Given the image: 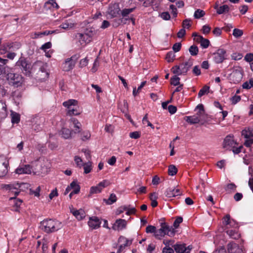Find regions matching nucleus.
Wrapping results in <instances>:
<instances>
[{
    "label": "nucleus",
    "mask_w": 253,
    "mask_h": 253,
    "mask_svg": "<svg viewBox=\"0 0 253 253\" xmlns=\"http://www.w3.org/2000/svg\"><path fill=\"white\" fill-rule=\"evenodd\" d=\"M181 194L178 188L170 187L169 188L166 193V196L169 198H172L180 195Z\"/></svg>",
    "instance_id": "obj_24"
},
{
    "label": "nucleus",
    "mask_w": 253,
    "mask_h": 253,
    "mask_svg": "<svg viewBox=\"0 0 253 253\" xmlns=\"http://www.w3.org/2000/svg\"><path fill=\"white\" fill-rule=\"evenodd\" d=\"M77 60V58L76 55L66 59L61 65L62 70L65 72L72 70L76 65Z\"/></svg>",
    "instance_id": "obj_10"
},
{
    "label": "nucleus",
    "mask_w": 253,
    "mask_h": 253,
    "mask_svg": "<svg viewBox=\"0 0 253 253\" xmlns=\"http://www.w3.org/2000/svg\"><path fill=\"white\" fill-rule=\"evenodd\" d=\"M214 8L216 10V12L218 14L226 13L229 11V7L227 5L225 4L219 6L217 2H216Z\"/></svg>",
    "instance_id": "obj_26"
},
{
    "label": "nucleus",
    "mask_w": 253,
    "mask_h": 253,
    "mask_svg": "<svg viewBox=\"0 0 253 253\" xmlns=\"http://www.w3.org/2000/svg\"><path fill=\"white\" fill-rule=\"evenodd\" d=\"M170 9L171 10V13L173 15L174 17H176L177 15V8L175 5L171 4L169 6Z\"/></svg>",
    "instance_id": "obj_63"
},
{
    "label": "nucleus",
    "mask_w": 253,
    "mask_h": 253,
    "mask_svg": "<svg viewBox=\"0 0 253 253\" xmlns=\"http://www.w3.org/2000/svg\"><path fill=\"white\" fill-rule=\"evenodd\" d=\"M238 144L234 139L233 135L230 134L225 137L222 144V148L227 150H231L235 146Z\"/></svg>",
    "instance_id": "obj_11"
},
{
    "label": "nucleus",
    "mask_w": 253,
    "mask_h": 253,
    "mask_svg": "<svg viewBox=\"0 0 253 253\" xmlns=\"http://www.w3.org/2000/svg\"><path fill=\"white\" fill-rule=\"evenodd\" d=\"M10 48V44L8 43L3 44L0 47V54H4L8 49Z\"/></svg>",
    "instance_id": "obj_44"
},
{
    "label": "nucleus",
    "mask_w": 253,
    "mask_h": 253,
    "mask_svg": "<svg viewBox=\"0 0 253 253\" xmlns=\"http://www.w3.org/2000/svg\"><path fill=\"white\" fill-rule=\"evenodd\" d=\"M8 163L3 156H0V177L4 176L7 173Z\"/></svg>",
    "instance_id": "obj_15"
},
{
    "label": "nucleus",
    "mask_w": 253,
    "mask_h": 253,
    "mask_svg": "<svg viewBox=\"0 0 253 253\" xmlns=\"http://www.w3.org/2000/svg\"><path fill=\"white\" fill-rule=\"evenodd\" d=\"M226 233L230 237L233 239H236L240 237V234L238 232L237 228L227 230Z\"/></svg>",
    "instance_id": "obj_33"
},
{
    "label": "nucleus",
    "mask_w": 253,
    "mask_h": 253,
    "mask_svg": "<svg viewBox=\"0 0 253 253\" xmlns=\"http://www.w3.org/2000/svg\"><path fill=\"white\" fill-rule=\"evenodd\" d=\"M196 110H199V112L201 113V114L199 115L200 122L201 125H203L205 123H208L211 120V117L205 113L203 104H201L197 105L195 109V111Z\"/></svg>",
    "instance_id": "obj_12"
},
{
    "label": "nucleus",
    "mask_w": 253,
    "mask_h": 253,
    "mask_svg": "<svg viewBox=\"0 0 253 253\" xmlns=\"http://www.w3.org/2000/svg\"><path fill=\"white\" fill-rule=\"evenodd\" d=\"M38 165L41 167V169H35V170L29 165L19 166L15 169L14 173L18 175L20 174H30L32 173L34 174H40L47 172L49 163L47 161L42 162H39Z\"/></svg>",
    "instance_id": "obj_1"
},
{
    "label": "nucleus",
    "mask_w": 253,
    "mask_h": 253,
    "mask_svg": "<svg viewBox=\"0 0 253 253\" xmlns=\"http://www.w3.org/2000/svg\"><path fill=\"white\" fill-rule=\"evenodd\" d=\"M76 133V129L73 130L69 127H61V129L59 131V135L64 139L71 138Z\"/></svg>",
    "instance_id": "obj_16"
},
{
    "label": "nucleus",
    "mask_w": 253,
    "mask_h": 253,
    "mask_svg": "<svg viewBox=\"0 0 253 253\" xmlns=\"http://www.w3.org/2000/svg\"><path fill=\"white\" fill-rule=\"evenodd\" d=\"M243 147L242 145L239 146V147H236V145H235L231 150L232 151L233 153L234 154H238L240 153L242 149H243Z\"/></svg>",
    "instance_id": "obj_56"
},
{
    "label": "nucleus",
    "mask_w": 253,
    "mask_h": 253,
    "mask_svg": "<svg viewBox=\"0 0 253 253\" xmlns=\"http://www.w3.org/2000/svg\"><path fill=\"white\" fill-rule=\"evenodd\" d=\"M223 224L226 231L228 230L237 228L238 227V223L234 220L231 219L229 215H226L223 218Z\"/></svg>",
    "instance_id": "obj_14"
},
{
    "label": "nucleus",
    "mask_w": 253,
    "mask_h": 253,
    "mask_svg": "<svg viewBox=\"0 0 253 253\" xmlns=\"http://www.w3.org/2000/svg\"><path fill=\"white\" fill-rule=\"evenodd\" d=\"M127 222L126 220L123 219L116 220L113 226V229L115 230L120 231L126 228Z\"/></svg>",
    "instance_id": "obj_22"
},
{
    "label": "nucleus",
    "mask_w": 253,
    "mask_h": 253,
    "mask_svg": "<svg viewBox=\"0 0 253 253\" xmlns=\"http://www.w3.org/2000/svg\"><path fill=\"white\" fill-rule=\"evenodd\" d=\"M196 39V42L200 43L203 48H207L209 46L210 41L202 36H198Z\"/></svg>",
    "instance_id": "obj_30"
},
{
    "label": "nucleus",
    "mask_w": 253,
    "mask_h": 253,
    "mask_svg": "<svg viewBox=\"0 0 253 253\" xmlns=\"http://www.w3.org/2000/svg\"><path fill=\"white\" fill-rule=\"evenodd\" d=\"M70 187H71V190H72V192L75 194L79 193L80 191V186L75 181L71 182Z\"/></svg>",
    "instance_id": "obj_34"
},
{
    "label": "nucleus",
    "mask_w": 253,
    "mask_h": 253,
    "mask_svg": "<svg viewBox=\"0 0 253 253\" xmlns=\"http://www.w3.org/2000/svg\"><path fill=\"white\" fill-rule=\"evenodd\" d=\"M242 135L246 138L253 137V127H245L242 131Z\"/></svg>",
    "instance_id": "obj_31"
},
{
    "label": "nucleus",
    "mask_w": 253,
    "mask_h": 253,
    "mask_svg": "<svg viewBox=\"0 0 253 253\" xmlns=\"http://www.w3.org/2000/svg\"><path fill=\"white\" fill-rule=\"evenodd\" d=\"M182 221L183 219L181 217H178L177 218H176L173 223V226L174 228H173L175 230V229L177 228L179 224L182 222Z\"/></svg>",
    "instance_id": "obj_54"
},
{
    "label": "nucleus",
    "mask_w": 253,
    "mask_h": 253,
    "mask_svg": "<svg viewBox=\"0 0 253 253\" xmlns=\"http://www.w3.org/2000/svg\"><path fill=\"white\" fill-rule=\"evenodd\" d=\"M60 227L61 223L52 219H44L41 222V230L47 233L56 231Z\"/></svg>",
    "instance_id": "obj_3"
},
{
    "label": "nucleus",
    "mask_w": 253,
    "mask_h": 253,
    "mask_svg": "<svg viewBox=\"0 0 253 253\" xmlns=\"http://www.w3.org/2000/svg\"><path fill=\"white\" fill-rule=\"evenodd\" d=\"M245 61L248 62H251L253 61V53L247 54L244 58Z\"/></svg>",
    "instance_id": "obj_64"
},
{
    "label": "nucleus",
    "mask_w": 253,
    "mask_h": 253,
    "mask_svg": "<svg viewBox=\"0 0 253 253\" xmlns=\"http://www.w3.org/2000/svg\"><path fill=\"white\" fill-rule=\"evenodd\" d=\"M175 233L176 230L172 227H169L165 222H163L161 224V228L157 230V232L155 233V237L160 239L166 235L170 237H173Z\"/></svg>",
    "instance_id": "obj_5"
},
{
    "label": "nucleus",
    "mask_w": 253,
    "mask_h": 253,
    "mask_svg": "<svg viewBox=\"0 0 253 253\" xmlns=\"http://www.w3.org/2000/svg\"><path fill=\"white\" fill-rule=\"evenodd\" d=\"M133 8H125L121 11V14L123 17H126L129 13L133 12L134 10Z\"/></svg>",
    "instance_id": "obj_49"
},
{
    "label": "nucleus",
    "mask_w": 253,
    "mask_h": 253,
    "mask_svg": "<svg viewBox=\"0 0 253 253\" xmlns=\"http://www.w3.org/2000/svg\"><path fill=\"white\" fill-rule=\"evenodd\" d=\"M119 242L121 244L119 250H122L126 247L130 246L132 243V240L128 239L124 237H121L119 239Z\"/></svg>",
    "instance_id": "obj_27"
},
{
    "label": "nucleus",
    "mask_w": 253,
    "mask_h": 253,
    "mask_svg": "<svg viewBox=\"0 0 253 253\" xmlns=\"http://www.w3.org/2000/svg\"><path fill=\"white\" fill-rule=\"evenodd\" d=\"M195 111L196 112L195 115L191 116H186L184 118L185 121L188 123L190 125L200 123L199 115L201 114V112H199V110H196Z\"/></svg>",
    "instance_id": "obj_19"
},
{
    "label": "nucleus",
    "mask_w": 253,
    "mask_h": 253,
    "mask_svg": "<svg viewBox=\"0 0 253 253\" xmlns=\"http://www.w3.org/2000/svg\"><path fill=\"white\" fill-rule=\"evenodd\" d=\"M88 60L87 59V58H84L80 60V63H79V66L81 68L84 67L88 64Z\"/></svg>",
    "instance_id": "obj_62"
},
{
    "label": "nucleus",
    "mask_w": 253,
    "mask_h": 253,
    "mask_svg": "<svg viewBox=\"0 0 253 253\" xmlns=\"http://www.w3.org/2000/svg\"><path fill=\"white\" fill-rule=\"evenodd\" d=\"M104 201L107 205H112L117 201V197L115 194H111L108 199H104Z\"/></svg>",
    "instance_id": "obj_36"
},
{
    "label": "nucleus",
    "mask_w": 253,
    "mask_h": 253,
    "mask_svg": "<svg viewBox=\"0 0 253 253\" xmlns=\"http://www.w3.org/2000/svg\"><path fill=\"white\" fill-rule=\"evenodd\" d=\"M48 241L47 239L43 238L42 240V250L43 253H45L48 249Z\"/></svg>",
    "instance_id": "obj_51"
},
{
    "label": "nucleus",
    "mask_w": 253,
    "mask_h": 253,
    "mask_svg": "<svg viewBox=\"0 0 253 253\" xmlns=\"http://www.w3.org/2000/svg\"><path fill=\"white\" fill-rule=\"evenodd\" d=\"M243 75V69L240 66H235L229 75V80L233 84H236L242 81Z\"/></svg>",
    "instance_id": "obj_7"
},
{
    "label": "nucleus",
    "mask_w": 253,
    "mask_h": 253,
    "mask_svg": "<svg viewBox=\"0 0 253 253\" xmlns=\"http://www.w3.org/2000/svg\"><path fill=\"white\" fill-rule=\"evenodd\" d=\"M210 87L208 86H204L201 89L198 93V97H201L202 96L209 92Z\"/></svg>",
    "instance_id": "obj_46"
},
{
    "label": "nucleus",
    "mask_w": 253,
    "mask_h": 253,
    "mask_svg": "<svg viewBox=\"0 0 253 253\" xmlns=\"http://www.w3.org/2000/svg\"><path fill=\"white\" fill-rule=\"evenodd\" d=\"M205 15V12L204 10L198 9L194 14V17L195 19H199L203 17Z\"/></svg>",
    "instance_id": "obj_41"
},
{
    "label": "nucleus",
    "mask_w": 253,
    "mask_h": 253,
    "mask_svg": "<svg viewBox=\"0 0 253 253\" xmlns=\"http://www.w3.org/2000/svg\"><path fill=\"white\" fill-rule=\"evenodd\" d=\"M18 64L21 67V70L26 75H29L32 70L31 65L24 59L18 61Z\"/></svg>",
    "instance_id": "obj_17"
},
{
    "label": "nucleus",
    "mask_w": 253,
    "mask_h": 253,
    "mask_svg": "<svg viewBox=\"0 0 253 253\" xmlns=\"http://www.w3.org/2000/svg\"><path fill=\"white\" fill-rule=\"evenodd\" d=\"M10 200H14V207L16 208L15 211H17L18 209L20 207L22 203V201L19 199H16L15 197H10L9 199Z\"/></svg>",
    "instance_id": "obj_39"
},
{
    "label": "nucleus",
    "mask_w": 253,
    "mask_h": 253,
    "mask_svg": "<svg viewBox=\"0 0 253 253\" xmlns=\"http://www.w3.org/2000/svg\"><path fill=\"white\" fill-rule=\"evenodd\" d=\"M243 34V31L239 29H234L233 32V35L235 38H239Z\"/></svg>",
    "instance_id": "obj_53"
},
{
    "label": "nucleus",
    "mask_w": 253,
    "mask_h": 253,
    "mask_svg": "<svg viewBox=\"0 0 253 253\" xmlns=\"http://www.w3.org/2000/svg\"><path fill=\"white\" fill-rule=\"evenodd\" d=\"M190 22H191V20H190L189 19H186L184 20L182 23L183 28V29H184L185 28H189L191 26Z\"/></svg>",
    "instance_id": "obj_61"
},
{
    "label": "nucleus",
    "mask_w": 253,
    "mask_h": 253,
    "mask_svg": "<svg viewBox=\"0 0 253 253\" xmlns=\"http://www.w3.org/2000/svg\"><path fill=\"white\" fill-rule=\"evenodd\" d=\"M243 247L239 246L234 243H230L228 244L227 251L228 253H241L243 251Z\"/></svg>",
    "instance_id": "obj_20"
},
{
    "label": "nucleus",
    "mask_w": 253,
    "mask_h": 253,
    "mask_svg": "<svg viewBox=\"0 0 253 253\" xmlns=\"http://www.w3.org/2000/svg\"><path fill=\"white\" fill-rule=\"evenodd\" d=\"M76 133L81 132V137L82 140H85L89 139L90 137V134L87 130H83L81 127H75Z\"/></svg>",
    "instance_id": "obj_29"
},
{
    "label": "nucleus",
    "mask_w": 253,
    "mask_h": 253,
    "mask_svg": "<svg viewBox=\"0 0 253 253\" xmlns=\"http://www.w3.org/2000/svg\"><path fill=\"white\" fill-rule=\"evenodd\" d=\"M28 184L26 183L2 184L1 185V188L13 193L15 196H17L21 190H23L24 188H28Z\"/></svg>",
    "instance_id": "obj_4"
},
{
    "label": "nucleus",
    "mask_w": 253,
    "mask_h": 253,
    "mask_svg": "<svg viewBox=\"0 0 253 253\" xmlns=\"http://www.w3.org/2000/svg\"><path fill=\"white\" fill-rule=\"evenodd\" d=\"M236 186L233 183H230L228 184L225 190L226 191H228V192H231L232 191H234L235 190Z\"/></svg>",
    "instance_id": "obj_58"
},
{
    "label": "nucleus",
    "mask_w": 253,
    "mask_h": 253,
    "mask_svg": "<svg viewBox=\"0 0 253 253\" xmlns=\"http://www.w3.org/2000/svg\"><path fill=\"white\" fill-rule=\"evenodd\" d=\"M6 79L10 85L15 86H20L23 82V78L21 75L10 72V70L6 74Z\"/></svg>",
    "instance_id": "obj_9"
},
{
    "label": "nucleus",
    "mask_w": 253,
    "mask_h": 253,
    "mask_svg": "<svg viewBox=\"0 0 253 253\" xmlns=\"http://www.w3.org/2000/svg\"><path fill=\"white\" fill-rule=\"evenodd\" d=\"M11 122L13 124H17L20 121V115L17 113L11 112Z\"/></svg>",
    "instance_id": "obj_38"
},
{
    "label": "nucleus",
    "mask_w": 253,
    "mask_h": 253,
    "mask_svg": "<svg viewBox=\"0 0 253 253\" xmlns=\"http://www.w3.org/2000/svg\"><path fill=\"white\" fill-rule=\"evenodd\" d=\"M192 65V60H188L187 61L182 63L179 66H174L171 68V70L173 74L177 75L185 74Z\"/></svg>",
    "instance_id": "obj_8"
},
{
    "label": "nucleus",
    "mask_w": 253,
    "mask_h": 253,
    "mask_svg": "<svg viewBox=\"0 0 253 253\" xmlns=\"http://www.w3.org/2000/svg\"><path fill=\"white\" fill-rule=\"evenodd\" d=\"M74 26V25L71 22H66L61 24L60 27L62 29L68 30L73 28Z\"/></svg>",
    "instance_id": "obj_43"
},
{
    "label": "nucleus",
    "mask_w": 253,
    "mask_h": 253,
    "mask_svg": "<svg viewBox=\"0 0 253 253\" xmlns=\"http://www.w3.org/2000/svg\"><path fill=\"white\" fill-rule=\"evenodd\" d=\"M83 166L84 167V172L85 173H88L92 169V162L88 161L87 163H84Z\"/></svg>",
    "instance_id": "obj_37"
},
{
    "label": "nucleus",
    "mask_w": 253,
    "mask_h": 253,
    "mask_svg": "<svg viewBox=\"0 0 253 253\" xmlns=\"http://www.w3.org/2000/svg\"><path fill=\"white\" fill-rule=\"evenodd\" d=\"M110 182L107 180H104L99 182L96 186H92L90 189V194H97L101 193L102 190L110 185Z\"/></svg>",
    "instance_id": "obj_13"
},
{
    "label": "nucleus",
    "mask_w": 253,
    "mask_h": 253,
    "mask_svg": "<svg viewBox=\"0 0 253 253\" xmlns=\"http://www.w3.org/2000/svg\"><path fill=\"white\" fill-rule=\"evenodd\" d=\"M226 52L223 49H219L213 54V60L216 63H220L225 59Z\"/></svg>",
    "instance_id": "obj_18"
},
{
    "label": "nucleus",
    "mask_w": 253,
    "mask_h": 253,
    "mask_svg": "<svg viewBox=\"0 0 253 253\" xmlns=\"http://www.w3.org/2000/svg\"><path fill=\"white\" fill-rule=\"evenodd\" d=\"M101 222L96 217H90L88 225L92 229H96L100 227Z\"/></svg>",
    "instance_id": "obj_25"
},
{
    "label": "nucleus",
    "mask_w": 253,
    "mask_h": 253,
    "mask_svg": "<svg viewBox=\"0 0 253 253\" xmlns=\"http://www.w3.org/2000/svg\"><path fill=\"white\" fill-rule=\"evenodd\" d=\"M123 209L124 210L127 211L126 213L127 215L133 214L135 212V209L134 208L128 209L126 206H123Z\"/></svg>",
    "instance_id": "obj_59"
},
{
    "label": "nucleus",
    "mask_w": 253,
    "mask_h": 253,
    "mask_svg": "<svg viewBox=\"0 0 253 253\" xmlns=\"http://www.w3.org/2000/svg\"><path fill=\"white\" fill-rule=\"evenodd\" d=\"M63 105L68 109L67 114L72 115H78L80 114V111L79 110L78 101L75 99H69L63 103Z\"/></svg>",
    "instance_id": "obj_6"
},
{
    "label": "nucleus",
    "mask_w": 253,
    "mask_h": 253,
    "mask_svg": "<svg viewBox=\"0 0 253 253\" xmlns=\"http://www.w3.org/2000/svg\"><path fill=\"white\" fill-rule=\"evenodd\" d=\"M173 247L175 252L178 253H190L192 249L191 246H188L186 247L185 244H177L174 245Z\"/></svg>",
    "instance_id": "obj_21"
},
{
    "label": "nucleus",
    "mask_w": 253,
    "mask_h": 253,
    "mask_svg": "<svg viewBox=\"0 0 253 253\" xmlns=\"http://www.w3.org/2000/svg\"><path fill=\"white\" fill-rule=\"evenodd\" d=\"M180 78L176 75L173 76L170 79V83L173 85H180Z\"/></svg>",
    "instance_id": "obj_47"
},
{
    "label": "nucleus",
    "mask_w": 253,
    "mask_h": 253,
    "mask_svg": "<svg viewBox=\"0 0 253 253\" xmlns=\"http://www.w3.org/2000/svg\"><path fill=\"white\" fill-rule=\"evenodd\" d=\"M242 87L245 89H250L251 87H253V79H250L249 82H246L244 83Z\"/></svg>",
    "instance_id": "obj_48"
},
{
    "label": "nucleus",
    "mask_w": 253,
    "mask_h": 253,
    "mask_svg": "<svg viewBox=\"0 0 253 253\" xmlns=\"http://www.w3.org/2000/svg\"><path fill=\"white\" fill-rule=\"evenodd\" d=\"M189 51L191 55L195 56L197 55L199 51V49L197 46L195 45H192L190 47Z\"/></svg>",
    "instance_id": "obj_42"
},
{
    "label": "nucleus",
    "mask_w": 253,
    "mask_h": 253,
    "mask_svg": "<svg viewBox=\"0 0 253 253\" xmlns=\"http://www.w3.org/2000/svg\"><path fill=\"white\" fill-rule=\"evenodd\" d=\"M10 69L7 66L0 65V80L2 79L3 75L6 74Z\"/></svg>",
    "instance_id": "obj_35"
},
{
    "label": "nucleus",
    "mask_w": 253,
    "mask_h": 253,
    "mask_svg": "<svg viewBox=\"0 0 253 253\" xmlns=\"http://www.w3.org/2000/svg\"><path fill=\"white\" fill-rule=\"evenodd\" d=\"M146 232L147 233H154L155 236V233L157 232L156 228L152 225H149L146 228Z\"/></svg>",
    "instance_id": "obj_55"
},
{
    "label": "nucleus",
    "mask_w": 253,
    "mask_h": 253,
    "mask_svg": "<svg viewBox=\"0 0 253 253\" xmlns=\"http://www.w3.org/2000/svg\"><path fill=\"white\" fill-rule=\"evenodd\" d=\"M45 4L46 5H50L53 8H55L56 9L59 8V5L56 2L55 0H49L46 2Z\"/></svg>",
    "instance_id": "obj_57"
},
{
    "label": "nucleus",
    "mask_w": 253,
    "mask_h": 253,
    "mask_svg": "<svg viewBox=\"0 0 253 253\" xmlns=\"http://www.w3.org/2000/svg\"><path fill=\"white\" fill-rule=\"evenodd\" d=\"M160 16L161 18L165 20H169L170 18V16L168 12H163L161 13Z\"/></svg>",
    "instance_id": "obj_60"
},
{
    "label": "nucleus",
    "mask_w": 253,
    "mask_h": 253,
    "mask_svg": "<svg viewBox=\"0 0 253 253\" xmlns=\"http://www.w3.org/2000/svg\"><path fill=\"white\" fill-rule=\"evenodd\" d=\"M120 9L118 5L113 4L109 7L108 13L111 18L116 17L119 14Z\"/></svg>",
    "instance_id": "obj_23"
},
{
    "label": "nucleus",
    "mask_w": 253,
    "mask_h": 253,
    "mask_svg": "<svg viewBox=\"0 0 253 253\" xmlns=\"http://www.w3.org/2000/svg\"><path fill=\"white\" fill-rule=\"evenodd\" d=\"M177 169L173 165L169 166L168 168V173L169 175L173 176L176 174Z\"/></svg>",
    "instance_id": "obj_40"
},
{
    "label": "nucleus",
    "mask_w": 253,
    "mask_h": 253,
    "mask_svg": "<svg viewBox=\"0 0 253 253\" xmlns=\"http://www.w3.org/2000/svg\"><path fill=\"white\" fill-rule=\"evenodd\" d=\"M97 34V30L92 28L87 29L84 33H77L75 36L76 44L80 48L84 47L92 42Z\"/></svg>",
    "instance_id": "obj_2"
},
{
    "label": "nucleus",
    "mask_w": 253,
    "mask_h": 253,
    "mask_svg": "<svg viewBox=\"0 0 253 253\" xmlns=\"http://www.w3.org/2000/svg\"><path fill=\"white\" fill-rule=\"evenodd\" d=\"M7 111L5 103L0 101V120L3 119L7 116Z\"/></svg>",
    "instance_id": "obj_28"
},
{
    "label": "nucleus",
    "mask_w": 253,
    "mask_h": 253,
    "mask_svg": "<svg viewBox=\"0 0 253 253\" xmlns=\"http://www.w3.org/2000/svg\"><path fill=\"white\" fill-rule=\"evenodd\" d=\"M74 161L77 165V166L81 168L83 166V161L82 158L78 156H76L74 157Z\"/></svg>",
    "instance_id": "obj_50"
},
{
    "label": "nucleus",
    "mask_w": 253,
    "mask_h": 253,
    "mask_svg": "<svg viewBox=\"0 0 253 253\" xmlns=\"http://www.w3.org/2000/svg\"><path fill=\"white\" fill-rule=\"evenodd\" d=\"M175 57L174 53L172 51H169L167 54L166 59L168 62H171L174 60Z\"/></svg>",
    "instance_id": "obj_45"
},
{
    "label": "nucleus",
    "mask_w": 253,
    "mask_h": 253,
    "mask_svg": "<svg viewBox=\"0 0 253 253\" xmlns=\"http://www.w3.org/2000/svg\"><path fill=\"white\" fill-rule=\"evenodd\" d=\"M72 212L78 220H82L85 217L84 212L82 210H73Z\"/></svg>",
    "instance_id": "obj_32"
},
{
    "label": "nucleus",
    "mask_w": 253,
    "mask_h": 253,
    "mask_svg": "<svg viewBox=\"0 0 253 253\" xmlns=\"http://www.w3.org/2000/svg\"><path fill=\"white\" fill-rule=\"evenodd\" d=\"M82 152L84 154L86 159L90 161L91 158V151L88 149H83Z\"/></svg>",
    "instance_id": "obj_52"
}]
</instances>
